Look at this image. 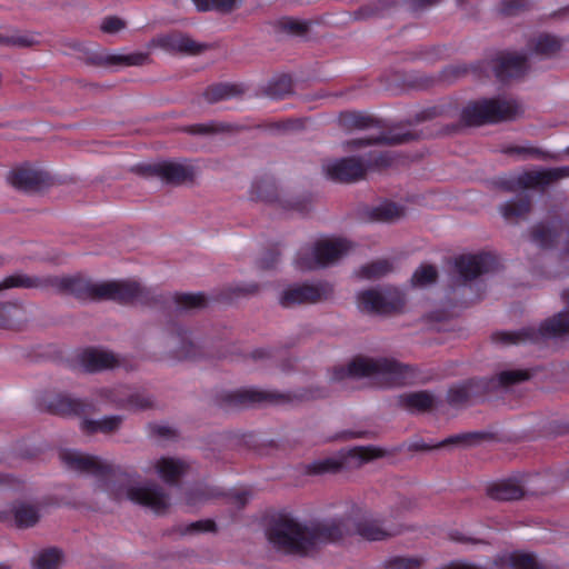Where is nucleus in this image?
I'll use <instances>...</instances> for the list:
<instances>
[{
	"mask_svg": "<svg viewBox=\"0 0 569 569\" xmlns=\"http://www.w3.org/2000/svg\"><path fill=\"white\" fill-rule=\"evenodd\" d=\"M345 528L343 522L336 520L308 527L283 516L271 526L268 539L274 548L284 552L307 553L319 542L340 538Z\"/></svg>",
	"mask_w": 569,
	"mask_h": 569,
	"instance_id": "obj_1",
	"label": "nucleus"
},
{
	"mask_svg": "<svg viewBox=\"0 0 569 569\" xmlns=\"http://www.w3.org/2000/svg\"><path fill=\"white\" fill-rule=\"evenodd\" d=\"M409 369L388 358L356 357L347 365L332 369L331 380L341 382L346 379L372 378L385 385L406 383Z\"/></svg>",
	"mask_w": 569,
	"mask_h": 569,
	"instance_id": "obj_2",
	"label": "nucleus"
},
{
	"mask_svg": "<svg viewBox=\"0 0 569 569\" xmlns=\"http://www.w3.org/2000/svg\"><path fill=\"white\" fill-rule=\"evenodd\" d=\"M48 283L58 291L84 297L87 292H92L100 298L129 301L138 297L140 287L132 281H111L90 286L79 277H53L49 278Z\"/></svg>",
	"mask_w": 569,
	"mask_h": 569,
	"instance_id": "obj_3",
	"label": "nucleus"
},
{
	"mask_svg": "<svg viewBox=\"0 0 569 569\" xmlns=\"http://www.w3.org/2000/svg\"><path fill=\"white\" fill-rule=\"evenodd\" d=\"M351 248L345 238L322 237L300 249L296 266L301 270L326 267L346 256Z\"/></svg>",
	"mask_w": 569,
	"mask_h": 569,
	"instance_id": "obj_4",
	"label": "nucleus"
},
{
	"mask_svg": "<svg viewBox=\"0 0 569 569\" xmlns=\"http://www.w3.org/2000/svg\"><path fill=\"white\" fill-rule=\"evenodd\" d=\"M106 490L117 500L129 499L154 512H163L170 505L167 493L156 483H137L120 489H112L106 485Z\"/></svg>",
	"mask_w": 569,
	"mask_h": 569,
	"instance_id": "obj_5",
	"label": "nucleus"
},
{
	"mask_svg": "<svg viewBox=\"0 0 569 569\" xmlns=\"http://www.w3.org/2000/svg\"><path fill=\"white\" fill-rule=\"evenodd\" d=\"M516 106L506 99H482L469 103L462 111V119L472 126L511 118Z\"/></svg>",
	"mask_w": 569,
	"mask_h": 569,
	"instance_id": "obj_6",
	"label": "nucleus"
},
{
	"mask_svg": "<svg viewBox=\"0 0 569 569\" xmlns=\"http://www.w3.org/2000/svg\"><path fill=\"white\" fill-rule=\"evenodd\" d=\"M405 303L403 295L396 288L365 290L358 293L357 305L369 313H389L399 310Z\"/></svg>",
	"mask_w": 569,
	"mask_h": 569,
	"instance_id": "obj_7",
	"label": "nucleus"
},
{
	"mask_svg": "<svg viewBox=\"0 0 569 569\" xmlns=\"http://www.w3.org/2000/svg\"><path fill=\"white\" fill-rule=\"evenodd\" d=\"M332 287L328 282L290 284L286 287L279 297L283 307H293L300 303H315L329 298Z\"/></svg>",
	"mask_w": 569,
	"mask_h": 569,
	"instance_id": "obj_8",
	"label": "nucleus"
},
{
	"mask_svg": "<svg viewBox=\"0 0 569 569\" xmlns=\"http://www.w3.org/2000/svg\"><path fill=\"white\" fill-rule=\"evenodd\" d=\"M98 396L101 401L129 411L147 409L153 403L150 395L123 386L101 388Z\"/></svg>",
	"mask_w": 569,
	"mask_h": 569,
	"instance_id": "obj_9",
	"label": "nucleus"
},
{
	"mask_svg": "<svg viewBox=\"0 0 569 569\" xmlns=\"http://www.w3.org/2000/svg\"><path fill=\"white\" fill-rule=\"evenodd\" d=\"M59 459L71 470L96 477H106L113 471V466L109 461L74 449H61L59 452Z\"/></svg>",
	"mask_w": 569,
	"mask_h": 569,
	"instance_id": "obj_10",
	"label": "nucleus"
},
{
	"mask_svg": "<svg viewBox=\"0 0 569 569\" xmlns=\"http://www.w3.org/2000/svg\"><path fill=\"white\" fill-rule=\"evenodd\" d=\"M447 569H539L537 559L527 553L512 552L505 555L486 568L467 561H452Z\"/></svg>",
	"mask_w": 569,
	"mask_h": 569,
	"instance_id": "obj_11",
	"label": "nucleus"
},
{
	"mask_svg": "<svg viewBox=\"0 0 569 569\" xmlns=\"http://www.w3.org/2000/svg\"><path fill=\"white\" fill-rule=\"evenodd\" d=\"M493 258L488 253L463 254L456 259V268L466 280L476 278L493 267Z\"/></svg>",
	"mask_w": 569,
	"mask_h": 569,
	"instance_id": "obj_12",
	"label": "nucleus"
},
{
	"mask_svg": "<svg viewBox=\"0 0 569 569\" xmlns=\"http://www.w3.org/2000/svg\"><path fill=\"white\" fill-rule=\"evenodd\" d=\"M8 181L18 189L31 190L47 181V173L36 166H22L13 169L8 176Z\"/></svg>",
	"mask_w": 569,
	"mask_h": 569,
	"instance_id": "obj_13",
	"label": "nucleus"
},
{
	"mask_svg": "<svg viewBox=\"0 0 569 569\" xmlns=\"http://www.w3.org/2000/svg\"><path fill=\"white\" fill-rule=\"evenodd\" d=\"M366 166L356 158H346L326 164L327 174L339 181H351L361 177Z\"/></svg>",
	"mask_w": 569,
	"mask_h": 569,
	"instance_id": "obj_14",
	"label": "nucleus"
},
{
	"mask_svg": "<svg viewBox=\"0 0 569 569\" xmlns=\"http://www.w3.org/2000/svg\"><path fill=\"white\" fill-rule=\"evenodd\" d=\"M566 177H569V167L531 170L520 174L517 184L523 188H532L545 186Z\"/></svg>",
	"mask_w": 569,
	"mask_h": 569,
	"instance_id": "obj_15",
	"label": "nucleus"
},
{
	"mask_svg": "<svg viewBox=\"0 0 569 569\" xmlns=\"http://www.w3.org/2000/svg\"><path fill=\"white\" fill-rule=\"evenodd\" d=\"M495 73L501 80L518 77L527 69L526 58L522 54L507 52L499 56L493 64Z\"/></svg>",
	"mask_w": 569,
	"mask_h": 569,
	"instance_id": "obj_16",
	"label": "nucleus"
},
{
	"mask_svg": "<svg viewBox=\"0 0 569 569\" xmlns=\"http://www.w3.org/2000/svg\"><path fill=\"white\" fill-rule=\"evenodd\" d=\"M82 367L88 371H98L118 367V357L103 349H87L81 353L80 358Z\"/></svg>",
	"mask_w": 569,
	"mask_h": 569,
	"instance_id": "obj_17",
	"label": "nucleus"
},
{
	"mask_svg": "<svg viewBox=\"0 0 569 569\" xmlns=\"http://www.w3.org/2000/svg\"><path fill=\"white\" fill-rule=\"evenodd\" d=\"M156 473L166 482H174L183 476L189 466L186 461L173 457H161L151 462Z\"/></svg>",
	"mask_w": 569,
	"mask_h": 569,
	"instance_id": "obj_18",
	"label": "nucleus"
},
{
	"mask_svg": "<svg viewBox=\"0 0 569 569\" xmlns=\"http://www.w3.org/2000/svg\"><path fill=\"white\" fill-rule=\"evenodd\" d=\"M153 172L167 182L178 183L191 178L192 169L181 162L163 161L153 166Z\"/></svg>",
	"mask_w": 569,
	"mask_h": 569,
	"instance_id": "obj_19",
	"label": "nucleus"
},
{
	"mask_svg": "<svg viewBox=\"0 0 569 569\" xmlns=\"http://www.w3.org/2000/svg\"><path fill=\"white\" fill-rule=\"evenodd\" d=\"M488 493L497 500H515L523 495V488L517 480L508 479L492 483Z\"/></svg>",
	"mask_w": 569,
	"mask_h": 569,
	"instance_id": "obj_20",
	"label": "nucleus"
},
{
	"mask_svg": "<svg viewBox=\"0 0 569 569\" xmlns=\"http://www.w3.org/2000/svg\"><path fill=\"white\" fill-rule=\"evenodd\" d=\"M156 47L168 51H193L194 43L181 33L161 34L152 40Z\"/></svg>",
	"mask_w": 569,
	"mask_h": 569,
	"instance_id": "obj_21",
	"label": "nucleus"
},
{
	"mask_svg": "<svg viewBox=\"0 0 569 569\" xmlns=\"http://www.w3.org/2000/svg\"><path fill=\"white\" fill-rule=\"evenodd\" d=\"M356 531L367 540H381L396 533L395 530L383 527L376 519H365L357 525Z\"/></svg>",
	"mask_w": 569,
	"mask_h": 569,
	"instance_id": "obj_22",
	"label": "nucleus"
},
{
	"mask_svg": "<svg viewBox=\"0 0 569 569\" xmlns=\"http://www.w3.org/2000/svg\"><path fill=\"white\" fill-rule=\"evenodd\" d=\"M406 214L403 206L385 201L371 209V218L380 222H395Z\"/></svg>",
	"mask_w": 569,
	"mask_h": 569,
	"instance_id": "obj_23",
	"label": "nucleus"
},
{
	"mask_svg": "<svg viewBox=\"0 0 569 569\" xmlns=\"http://www.w3.org/2000/svg\"><path fill=\"white\" fill-rule=\"evenodd\" d=\"M122 423V418L120 416H109L102 419L93 420V419H84L81 421V429L86 432H112L120 428Z\"/></svg>",
	"mask_w": 569,
	"mask_h": 569,
	"instance_id": "obj_24",
	"label": "nucleus"
},
{
	"mask_svg": "<svg viewBox=\"0 0 569 569\" xmlns=\"http://www.w3.org/2000/svg\"><path fill=\"white\" fill-rule=\"evenodd\" d=\"M402 403L411 411H426L436 405V397L428 391L411 392L402 396Z\"/></svg>",
	"mask_w": 569,
	"mask_h": 569,
	"instance_id": "obj_25",
	"label": "nucleus"
},
{
	"mask_svg": "<svg viewBox=\"0 0 569 569\" xmlns=\"http://www.w3.org/2000/svg\"><path fill=\"white\" fill-rule=\"evenodd\" d=\"M63 563V553L57 548L41 550L34 559L36 569H60Z\"/></svg>",
	"mask_w": 569,
	"mask_h": 569,
	"instance_id": "obj_26",
	"label": "nucleus"
},
{
	"mask_svg": "<svg viewBox=\"0 0 569 569\" xmlns=\"http://www.w3.org/2000/svg\"><path fill=\"white\" fill-rule=\"evenodd\" d=\"M569 331V311H565L547 320L541 326V335L545 337L558 336Z\"/></svg>",
	"mask_w": 569,
	"mask_h": 569,
	"instance_id": "obj_27",
	"label": "nucleus"
},
{
	"mask_svg": "<svg viewBox=\"0 0 569 569\" xmlns=\"http://www.w3.org/2000/svg\"><path fill=\"white\" fill-rule=\"evenodd\" d=\"M38 519V511L30 505L21 503L14 508V521L18 527L33 526Z\"/></svg>",
	"mask_w": 569,
	"mask_h": 569,
	"instance_id": "obj_28",
	"label": "nucleus"
},
{
	"mask_svg": "<svg viewBox=\"0 0 569 569\" xmlns=\"http://www.w3.org/2000/svg\"><path fill=\"white\" fill-rule=\"evenodd\" d=\"M382 451L376 447H355L348 450L347 459L349 462L363 463L373 458L380 457Z\"/></svg>",
	"mask_w": 569,
	"mask_h": 569,
	"instance_id": "obj_29",
	"label": "nucleus"
},
{
	"mask_svg": "<svg viewBox=\"0 0 569 569\" xmlns=\"http://www.w3.org/2000/svg\"><path fill=\"white\" fill-rule=\"evenodd\" d=\"M530 209V202L527 198H519L509 201L501 207L502 216L506 219L519 218L525 216Z\"/></svg>",
	"mask_w": 569,
	"mask_h": 569,
	"instance_id": "obj_30",
	"label": "nucleus"
},
{
	"mask_svg": "<svg viewBox=\"0 0 569 569\" xmlns=\"http://www.w3.org/2000/svg\"><path fill=\"white\" fill-rule=\"evenodd\" d=\"M50 409L59 415H72L79 411L80 402L67 396H58L50 403Z\"/></svg>",
	"mask_w": 569,
	"mask_h": 569,
	"instance_id": "obj_31",
	"label": "nucleus"
},
{
	"mask_svg": "<svg viewBox=\"0 0 569 569\" xmlns=\"http://www.w3.org/2000/svg\"><path fill=\"white\" fill-rule=\"evenodd\" d=\"M41 286L40 280L26 274H12L0 282V290L8 288H32Z\"/></svg>",
	"mask_w": 569,
	"mask_h": 569,
	"instance_id": "obj_32",
	"label": "nucleus"
},
{
	"mask_svg": "<svg viewBox=\"0 0 569 569\" xmlns=\"http://www.w3.org/2000/svg\"><path fill=\"white\" fill-rule=\"evenodd\" d=\"M529 378V372L521 369L502 370L497 376V383L501 387H509L513 383L525 381Z\"/></svg>",
	"mask_w": 569,
	"mask_h": 569,
	"instance_id": "obj_33",
	"label": "nucleus"
},
{
	"mask_svg": "<svg viewBox=\"0 0 569 569\" xmlns=\"http://www.w3.org/2000/svg\"><path fill=\"white\" fill-rule=\"evenodd\" d=\"M391 266L387 260L373 261L363 266L360 270V276L366 279L379 278L390 270Z\"/></svg>",
	"mask_w": 569,
	"mask_h": 569,
	"instance_id": "obj_34",
	"label": "nucleus"
},
{
	"mask_svg": "<svg viewBox=\"0 0 569 569\" xmlns=\"http://www.w3.org/2000/svg\"><path fill=\"white\" fill-rule=\"evenodd\" d=\"M148 60V54L143 52H132L128 54L110 56L108 61L111 63L124 66H141Z\"/></svg>",
	"mask_w": 569,
	"mask_h": 569,
	"instance_id": "obj_35",
	"label": "nucleus"
},
{
	"mask_svg": "<svg viewBox=\"0 0 569 569\" xmlns=\"http://www.w3.org/2000/svg\"><path fill=\"white\" fill-rule=\"evenodd\" d=\"M437 278V270L432 266H421L412 276V283L415 286H428Z\"/></svg>",
	"mask_w": 569,
	"mask_h": 569,
	"instance_id": "obj_36",
	"label": "nucleus"
},
{
	"mask_svg": "<svg viewBox=\"0 0 569 569\" xmlns=\"http://www.w3.org/2000/svg\"><path fill=\"white\" fill-rule=\"evenodd\" d=\"M472 393V385L463 383L452 387L448 392V401L452 405H461L468 400Z\"/></svg>",
	"mask_w": 569,
	"mask_h": 569,
	"instance_id": "obj_37",
	"label": "nucleus"
},
{
	"mask_svg": "<svg viewBox=\"0 0 569 569\" xmlns=\"http://www.w3.org/2000/svg\"><path fill=\"white\" fill-rule=\"evenodd\" d=\"M206 299L201 293H181L177 296V305L181 309H193L204 306Z\"/></svg>",
	"mask_w": 569,
	"mask_h": 569,
	"instance_id": "obj_38",
	"label": "nucleus"
},
{
	"mask_svg": "<svg viewBox=\"0 0 569 569\" xmlns=\"http://www.w3.org/2000/svg\"><path fill=\"white\" fill-rule=\"evenodd\" d=\"M409 139V136L408 134H405L402 137H398V138H386V137H359V138H356V139H352L350 141H348V147L349 149H358V148H362L365 146H368V144H371L373 142H378V141H382V140H387V141H391V142H402V141H406Z\"/></svg>",
	"mask_w": 569,
	"mask_h": 569,
	"instance_id": "obj_39",
	"label": "nucleus"
},
{
	"mask_svg": "<svg viewBox=\"0 0 569 569\" xmlns=\"http://www.w3.org/2000/svg\"><path fill=\"white\" fill-rule=\"evenodd\" d=\"M199 11L230 10L236 0H192Z\"/></svg>",
	"mask_w": 569,
	"mask_h": 569,
	"instance_id": "obj_40",
	"label": "nucleus"
},
{
	"mask_svg": "<svg viewBox=\"0 0 569 569\" xmlns=\"http://www.w3.org/2000/svg\"><path fill=\"white\" fill-rule=\"evenodd\" d=\"M560 48V42L557 38L545 34L540 36L536 42V51L542 54H550Z\"/></svg>",
	"mask_w": 569,
	"mask_h": 569,
	"instance_id": "obj_41",
	"label": "nucleus"
},
{
	"mask_svg": "<svg viewBox=\"0 0 569 569\" xmlns=\"http://www.w3.org/2000/svg\"><path fill=\"white\" fill-rule=\"evenodd\" d=\"M234 94V88L228 84H219L206 91V98L210 102L228 99Z\"/></svg>",
	"mask_w": 569,
	"mask_h": 569,
	"instance_id": "obj_42",
	"label": "nucleus"
},
{
	"mask_svg": "<svg viewBox=\"0 0 569 569\" xmlns=\"http://www.w3.org/2000/svg\"><path fill=\"white\" fill-rule=\"evenodd\" d=\"M124 28V21L117 17H107L101 22V30L110 34H114Z\"/></svg>",
	"mask_w": 569,
	"mask_h": 569,
	"instance_id": "obj_43",
	"label": "nucleus"
},
{
	"mask_svg": "<svg viewBox=\"0 0 569 569\" xmlns=\"http://www.w3.org/2000/svg\"><path fill=\"white\" fill-rule=\"evenodd\" d=\"M499 337L503 343H519L533 339L529 330H522L518 332H502L499 335Z\"/></svg>",
	"mask_w": 569,
	"mask_h": 569,
	"instance_id": "obj_44",
	"label": "nucleus"
},
{
	"mask_svg": "<svg viewBox=\"0 0 569 569\" xmlns=\"http://www.w3.org/2000/svg\"><path fill=\"white\" fill-rule=\"evenodd\" d=\"M553 237V231L545 227H539L533 233L535 241L541 247H548L551 244Z\"/></svg>",
	"mask_w": 569,
	"mask_h": 569,
	"instance_id": "obj_45",
	"label": "nucleus"
},
{
	"mask_svg": "<svg viewBox=\"0 0 569 569\" xmlns=\"http://www.w3.org/2000/svg\"><path fill=\"white\" fill-rule=\"evenodd\" d=\"M391 563L397 569H419L421 560L413 557H399L393 559Z\"/></svg>",
	"mask_w": 569,
	"mask_h": 569,
	"instance_id": "obj_46",
	"label": "nucleus"
},
{
	"mask_svg": "<svg viewBox=\"0 0 569 569\" xmlns=\"http://www.w3.org/2000/svg\"><path fill=\"white\" fill-rule=\"evenodd\" d=\"M509 153H515L519 156L521 159L538 157L540 152L537 149L528 148V147H512L507 150Z\"/></svg>",
	"mask_w": 569,
	"mask_h": 569,
	"instance_id": "obj_47",
	"label": "nucleus"
},
{
	"mask_svg": "<svg viewBox=\"0 0 569 569\" xmlns=\"http://www.w3.org/2000/svg\"><path fill=\"white\" fill-rule=\"evenodd\" d=\"M286 28L295 33H302L307 30V23L301 21L290 20L286 23Z\"/></svg>",
	"mask_w": 569,
	"mask_h": 569,
	"instance_id": "obj_48",
	"label": "nucleus"
},
{
	"mask_svg": "<svg viewBox=\"0 0 569 569\" xmlns=\"http://www.w3.org/2000/svg\"><path fill=\"white\" fill-rule=\"evenodd\" d=\"M191 528L197 531H212L214 523L211 520H201L192 523Z\"/></svg>",
	"mask_w": 569,
	"mask_h": 569,
	"instance_id": "obj_49",
	"label": "nucleus"
},
{
	"mask_svg": "<svg viewBox=\"0 0 569 569\" xmlns=\"http://www.w3.org/2000/svg\"><path fill=\"white\" fill-rule=\"evenodd\" d=\"M8 42H10L14 46L28 47L33 43V40L27 36H18V37H12V38L8 39Z\"/></svg>",
	"mask_w": 569,
	"mask_h": 569,
	"instance_id": "obj_50",
	"label": "nucleus"
},
{
	"mask_svg": "<svg viewBox=\"0 0 569 569\" xmlns=\"http://www.w3.org/2000/svg\"><path fill=\"white\" fill-rule=\"evenodd\" d=\"M211 131V128L204 124H196L188 128V132L192 134H204Z\"/></svg>",
	"mask_w": 569,
	"mask_h": 569,
	"instance_id": "obj_51",
	"label": "nucleus"
},
{
	"mask_svg": "<svg viewBox=\"0 0 569 569\" xmlns=\"http://www.w3.org/2000/svg\"><path fill=\"white\" fill-rule=\"evenodd\" d=\"M242 399H243V401L254 402V401H258L260 399V397L258 393H256L253 391H244L242 393Z\"/></svg>",
	"mask_w": 569,
	"mask_h": 569,
	"instance_id": "obj_52",
	"label": "nucleus"
},
{
	"mask_svg": "<svg viewBox=\"0 0 569 569\" xmlns=\"http://www.w3.org/2000/svg\"><path fill=\"white\" fill-rule=\"evenodd\" d=\"M269 258H270V261H267L266 259H263L261 261V263L263 264L264 268H270L277 262V254L269 253Z\"/></svg>",
	"mask_w": 569,
	"mask_h": 569,
	"instance_id": "obj_53",
	"label": "nucleus"
},
{
	"mask_svg": "<svg viewBox=\"0 0 569 569\" xmlns=\"http://www.w3.org/2000/svg\"><path fill=\"white\" fill-rule=\"evenodd\" d=\"M451 538L456 541H460V542H466V541H469L470 539L467 538L465 535L462 533H459V532H455L451 535Z\"/></svg>",
	"mask_w": 569,
	"mask_h": 569,
	"instance_id": "obj_54",
	"label": "nucleus"
},
{
	"mask_svg": "<svg viewBox=\"0 0 569 569\" xmlns=\"http://www.w3.org/2000/svg\"><path fill=\"white\" fill-rule=\"evenodd\" d=\"M194 493L190 495L187 499V503L190 505V506H194L197 503V500L196 498L193 497ZM196 495H200L201 497L203 496V492L201 493H196Z\"/></svg>",
	"mask_w": 569,
	"mask_h": 569,
	"instance_id": "obj_55",
	"label": "nucleus"
},
{
	"mask_svg": "<svg viewBox=\"0 0 569 569\" xmlns=\"http://www.w3.org/2000/svg\"><path fill=\"white\" fill-rule=\"evenodd\" d=\"M2 483H4V485H9V483H10V479H9V477H7V476H0V485H2Z\"/></svg>",
	"mask_w": 569,
	"mask_h": 569,
	"instance_id": "obj_56",
	"label": "nucleus"
},
{
	"mask_svg": "<svg viewBox=\"0 0 569 569\" xmlns=\"http://www.w3.org/2000/svg\"><path fill=\"white\" fill-rule=\"evenodd\" d=\"M181 341H182V350H181V355H184V353H187V350H186L187 338H186V337H182V338H181Z\"/></svg>",
	"mask_w": 569,
	"mask_h": 569,
	"instance_id": "obj_57",
	"label": "nucleus"
},
{
	"mask_svg": "<svg viewBox=\"0 0 569 569\" xmlns=\"http://www.w3.org/2000/svg\"><path fill=\"white\" fill-rule=\"evenodd\" d=\"M326 465H327L326 467L320 469L321 471H326V470H330L331 469V466H330V465H332L331 462L328 461V462H326Z\"/></svg>",
	"mask_w": 569,
	"mask_h": 569,
	"instance_id": "obj_58",
	"label": "nucleus"
},
{
	"mask_svg": "<svg viewBox=\"0 0 569 569\" xmlns=\"http://www.w3.org/2000/svg\"><path fill=\"white\" fill-rule=\"evenodd\" d=\"M169 431V429L166 428H159V432L166 435V432Z\"/></svg>",
	"mask_w": 569,
	"mask_h": 569,
	"instance_id": "obj_59",
	"label": "nucleus"
},
{
	"mask_svg": "<svg viewBox=\"0 0 569 569\" xmlns=\"http://www.w3.org/2000/svg\"><path fill=\"white\" fill-rule=\"evenodd\" d=\"M563 296H565V298L569 301V290H568V291H565Z\"/></svg>",
	"mask_w": 569,
	"mask_h": 569,
	"instance_id": "obj_60",
	"label": "nucleus"
},
{
	"mask_svg": "<svg viewBox=\"0 0 569 569\" xmlns=\"http://www.w3.org/2000/svg\"><path fill=\"white\" fill-rule=\"evenodd\" d=\"M423 2H427V3H431V2H435L436 0H422Z\"/></svg>",
	"mask_w": 569,
	"mask_h": 569,
	"instance_id": "obj_61",
	"label": "nucleus"
},
{
	"mask_svg": "<svg viewBox=\"0 0 569 569\" xmlns=\"http://www.w3.org/2000/svg\"><path fill=\"white\" fill-rule=\"evenodd\" d=\"M144 472H147V473L150 472V468H146Z\"/></svg>",
	"mask_w": 569,
	"mask_h": 569,
	"instance_id": "obj_62",
	"label": "nucleus"
}]
</instances>
